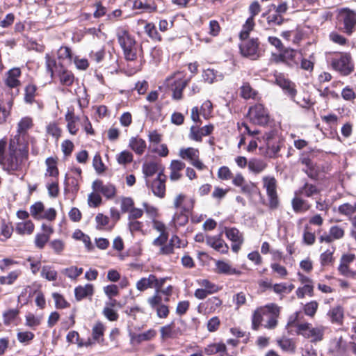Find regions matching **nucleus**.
Masks as SVG:
<instances>
[{"label":"nucleus","mask_w":356,"mask_h":356,"mask_svg":"<svg viewBox=\"0 0 356 356\" xmlns=\"http://www.w3.org/2000/svg\"><path fill=\"white\" fill-rule=\"evenodd\" d=\"M6 141L0 140V165L3 169L11 175L23 172L29 157L26 144L20 141L19 136H15L10 140L6 153Z\"/></svg>","instance_id":"nucleus-1"},{"label":"nucleus","mask_w":356,"mask_h":356,"mask_svg":"<svg viewBox=\"0 0 356 356\" xmlns=\"http://www.w3.org/2000/svg\"><path fill=\"white\" fill-rule=\"evenodd\" d=\"M300 312H296L291 316L287 325H294L296 327V333L309 340L312 343H318L323 340L327 327L322 325L313 326L308 322H297Z\"/></svg>","instance_id":"nucleus-2"},{"label":"nucleus","mask_w":356,"mask_h":356,"mask_svg":"<svg viewBox=\"0 0 356 356\" xmlns=\"http://www.w3.org/2000/svg\"><path fill=\"white\" fill-rule=\"evenodd\" d=\"M45 59L46 68L51 78L54 75L58 76L60 84L65 86H70L73 84L74 76L71 71L65 69L62 65H58L49 54H46Z\"/></svg>","instance_id":"nucleus-3"},{"label":"nucleus","mask_w":356,"mask_h":356,"mask_svg":"<svg viewBox=\"0 0 356 356\" xmlns=\"http://www.w3.org/2000/svg\"><path fill=\"white\" fill-rule=\"evenodd\" d=\"M117 38L123 49L125 58L128 60H134L137 55V46L134 38L124 29L118 30Z\"/></svg>","instance_id":"nucleus-4"},{"label":"nucleus","mask_w":356,"mask_h":356,"mask_svg":"<svg viewBox=\"0 0 356 356\" xmlns=\"http://www.w3.org/2000/svg\"><path fill=\"white\" fill-rule=\"evenodd\" d=\"M188 83V79H184L183 74L176 72L165 79L166 86L172 90V98L179 100L182 98V92Z\"/></svg>","instance_id":"nucleus-5"},{"label":"nucleus","mask_w":356,"mask_h":356,"mask_svg":"<svg viewBox=\"0 0 356 356\" xmlns=\"http://www.w3.org/2000/svg\"><path fill=\"white\" fill-rule=\"evenodd\" d=\"M264 188L269 201V207L275 209L279 206V199L277 193V181L273 176H265L262 179Z\"/></svg>","instance_id":"nucleus-6"},{"label":"nucleus","mask_w":356,"mask_h":356,"mask_svg":"<svg viewBox=\"0 0 356 356\" xmlns=\"http://www.w3.org/2000/svg\"><path fill=\"white\" fill-rule=\"evenodd\" d=\"M257 140L265 143L270 156H275L280 150L281 138L275 130L266 133L261 138H257Z\"/></svg>","instance_id":"nucleus-7"},{"label":"nucleus","mask_w":356,"mask_h":356,"mask_svg":"<svg viewBox=\"0 0 356 356\" xmlns=\"http://www.w3.org/2000/svg\"><path fill=\"white\" fill-rule=\"evenodd\" d=\"M331 65L333 69L345 76L350 74L354 70L351 56L348 54H342L333 58Z\"/></svg>","instance_id":"nucleus-8"},{"label":"nucleus","mask_w":356,"mask_h":356,"mask_svg":"<svg viewBox=\"0 0 356 356\" xmlns=\"http://www.w3.org/2000/svg\"><path fill=\"white\" fill-rule=\"evenodd\" d=\"M339 19L343 22L344 31L352 34L356 26V12L348 8H343L339 10Z\"/></svg>","instance_id":"nucleus-9"},{"label":"nucleus","mask_w":356,"mask_h":356,"mask_svg":"<svg viewBox=\"0 0 356 356\" xmlns=\"http://www.w3.org/2000/svg\"><path fill=\"white\" fill-rule=\"evenodd\" d=\"M243 42L240 44V51L241 54L251 60L258 59L261 52L259 47L257 39H250L249 40H242Z\"/></svg>","instance_id":"nucleus-10"},{"label":"nucleus","mask_w":356,"mask_h":356,"mask_svg":"<svg viewBox=\"0 0 356 356\" xmlns=\"http://www.w3.org/2000/svg\"><path fill=\"white\" fill-rule=\"evenodd\" d=\"M248 118L254 124L265 125L269 120V114L262 104H257L249 108Z\"/></svg>","instance_id":"nucleus-11"},{"label":"nucleus","mask_w":356,"mask_h":356,"mask_svg":"<svg viewBox=\"0 0 356 356\" xmlns=\"http://www.w3.org/2000/svg\"><path fill=\"white\" fill-rule=\"evenodd\" d=\"M280 307L273 303L268 304L264 307L258 308L257 310L254 311L253 316H252V328L255 330H258V328L259 327V326L261 323L263 316L267 315L268 314H280Z\"/></svg>","instance_id":"nucleus-12"},{"label":"nucleus","mask_w":356,"mask_h":356,"mask_svg":"<svg viewBox=\"0 0 356 356\" xmlns=\"http://www.w3.org/2000/svg\"><path fill=\"white\" fill-rule=\"evenodd\" d=\"M355 259V255L354 254L348 253L343 254L340 264L338 267L339 273L347 277L355 278L356 277V271L350 268V264L353 263Z\"/></svg>","instance_id":"nucleus-13"},{"label":"nucleus","mask_w":356,"mask_h":356,"mask_svg":"<svg viewBox=\"0 0 356 356\" xmlns=\"http://www.w3.org/2000/svg\"><path fill=\"white\" fill-rule=\"evenodd\" d=\"M275 82L278 85L291 99L294 100L297 90L296 85L290 80L285 78L282 74L275 75Z\"/></svg>","instance_id":"nucleus-14"},{"label":"nucleus","mask_w":356,"mask_h":356,"mask_svg":"<svg viewBox=\"0 0 356 356\" xmlns=\"http://www.w3.org/2000/svg\"><path fill=\"white\" fill-rule=\"evenodd\" d=\"M92 188L96 192L102 193L107 199L113 198L117 192L116 187L114 184L104 183L101 180H95L93 181Z\"/></svg>","instance_id":"nucleus-15"},{"label":"nucleus","mask_w":356,"mask_h":356,"mask_svg":"<svg viewBox=\"0 0 356 356\" xmlns=\"http://www.w3.org/2000/svg\"><path fill=\"white\" fill-rule=\"evenodd\" d=\"M183 333L179 327H177L175 322L165 325L160 328L161 339L166 341L169 339H176Z\"/></svg>","instance_id":"nucleus-16"},{"label":"nucleus","mask_w":356,"mask_h":356,"mask_svg":"<svg viewBox=\"0 0 356 356\" xmlns=\"http://www.w3.org/2000/svg\"><path fill=\"white\" fill-rule=\"evenodd\" d=\"M21 70L19 67H13L8 70L4 78L5 85L10 88H17L21 85L19 77L21 76Z\"/></svg>","instance_id":"nucleus-17"},{"label":"nucleus","mask_w":356,"mask_h":356,"mask_svg":"<svg viewBox=\"0 0 356 356\" xmlns=\"http://www.w3.org/2000/svg\"><path fill=\"white\" fill-rule=\"evenodd\" d=\"M232 184L241 188V193L250 195L254 189V184L252 182H246L244 177L241 173H237L232 176Z\"/></svg>","instance_id":"nucleus-18"},{"label":"nucleus","mask_w":356,"mask_h":356,"mask_svg":"<svg viewBox=\"0 0 356 356\" xmlns=\"http://www.w3.org/2000/svg\"><path fill=\"white\" fill-rule=\"evenodd\" d=\"M166 177L163 171L159 172L157 178L152 184V191L154 195L159 197H163L165 193Z\"/></svg>","instance_id":"nucleus-19"},{"label":"nucleus","mask_w":356,"mask_h":356,"mask_svg":"<svg viewBox=\"0 0 356 356\" xmlns=\"http://www.w3.org/2000/svg\"><path fill=\"white\" fill-rule=\"evenodd\" d=\"M206 243L208 245L220 253H227L229 250L228 245L221 238L220 236H207Z\"/></svg>","instance_id":"nucleus-20"},{"label":"nucleus","mask_w":356,"mask_h":356,"mask_svg":"<svg viewBox=\"0 0 356 356\" xmlns=\"http://www.w3.org/2000/svg\"><path fill=\"white\" fill-rule=\"evenodd\" d=\"M213 130V126L209 124L198 128L197 127H191L190 130V138L195 141H201L203 136L209 135Z\"/></svg>","instance_id":"nucleus-21"},{"label":"nucleus","mask_w":356,"mask_h":356,"mask_svg":"<svg viewBox=\"0 0 356 356\" xmlns=\"http://www.w3.org/2000/svg\"><path fill=\"white\" fill-rule=\"evenodd\" d=\"M300 163L303 165L302 170L311 179H316L318 175V168L308 157H302L300 159Z\"/></svg>","instance_id":"nucleus-22"},{"label":"nucleus","mask_w":356,"mask_h":356,"mask_svg":"<svg viewBox=\"0 0 356 356\" xmlns=\"http://www.w3.org/2000/svg\"><path fill=\"white\" fill-rule=\"evenodd\" d=\"M204 352L207 355L219 353V356H232L227 353L226 346L223 343H210L204 348Z\"/></svg>","instance_id":"nucleus-23"},{"label":"nucleus","mask_w":356,"mask_h":356,"mask_svg":"<svg viewBox=\"0 0 356 356\" xmlns=\"http://www.w3.org/2000/svg\"><path fill=\"white\" fill-rule=\"evenodd\" d=\"M156 335V331L154 329H149L144 332L139 334H131V341L132 343H140L143 341H150Z\"/></svg>","instance_id":"nucleus-24"},{"label":"nucleus","mask_w":356,"mask_h":356,"mask_svg":"<svg viewBox=\"0 0 356 356\" xmlns=\"http://www.w3.org/2000/svg\"><path fill=\"white\" fill-rule=\"evenodd\" d=\"M327 316L332 323L342 325L344 318L343 309L339 305L334 307L328 311Z\"/></svg>","instance_id":"nucleus-25"},{"label":"nucleus","mask_w":356,"mask_h":356,"mask_svg":"<svg viewBox=\"0 0 356 356\" xmlns=\"http://www.w3.org/2000/svg\"><path fill=\"white\" fill-rule=\"evenodd\" d=\"M185 168V163L179 160L172 161L170 165V179L172 181H177L181 177V172Z\"/></svg>","instance_id":"nucleus-26"},{"label":"nucleus","mask_w":356,"mask_h":356,"mask_svg":"<svg viewBox=\"0 0 356 356\" xmlns=\"http://www.w3.org/2000/svg\"><path fill=\"white\" fill-rule=\"evenodd\" d=\"M129 147L138 155H142L147 147L146 142L139 137H131L129 139Z\"/></svg>","instance_id":"nucleus-27"},{"label":"nucleus","mask_w":356,"mask_h":356,"mask_svg":"<svg viewBox=\"0 0 356 356\" xmlns=\"http://www.w3.org/2000/svg\"><path fill=\"white\" fill-rule=\"evenodd\" d=\"M320 193L316 185L306 182L302 187L295 191V195L311 197Z\"/></svg>","instance_id":"nucleus-28"},{"label":"nucleus","mask_w":356,"mask_h":356,"mask_svg":"<svg viewBox=\"0 0 356 356\" xmlns=\"http://www.w3.org/2000/svg\"><path fill=\"white\" fill-rule=\"evenodd\" d=\"M291 205L296 213H303L308 211L311 205L301 197V195H295L291 201Z\"/></svg>","instance_id":"nucleus-29"},{"label":"nucleus","mask_w":356,"mask_h":356,"mask_svg":"<svg viewBox=\"0 0 356 356\" xmlns=\"http://www.w3.org/2000/svg\"><path fill=\"white\" fill-rule=\"evenodd\" d=\"M271 8L268 7V10L262 14V17L266 19L268 26L273 27L275 26H280L283 24L284 19L283 16H280L277 13H270Z\"/></svg>","instance_id":"nucleus-30"},{"label":"nucleus","mask_w":356,"mask_h":356,"mask_svg":"<svg viewBox=\"0 0 356 356\" xmlns=\"http://www.w3.org/2000/svg\"><path fill=\"white\" fill-rule=\"evenodd\" d=\"M65 119L67 122V128L69 132L72 135H76L79 130L77 122L80 118L75 116L73 112L68 111L65 114Z\"/></svg>","instance_id":"nucleus-31"},{"label":"nucleus","mask_w":356,"mask_h":356,"mask_svg":"<svg viewBox=\"0 0 356 356\" xmlns=\"http://www.w3.org/2000/svg\"><path fill=\"white\" fill-rule=\"evenodd\" d=\"M202 76L204 81L209 84H212L215 81H221L224 77L221 73L210 68L203 70Z\"/></svg>","instance_id":"nucleus-32"},{"label":"nucleus","mask_w":356,"mask_h":356,"mask_svg":"<svg viewBox=\"0 0 356 356\" xmlns=\"http://www.w3.org/2000/svg\"><path fill=\"white\" fill-rule=\"evenodd\" d=\"M156 281V276L149 274L147 277H142L136 284V289L140 291H145L148 289L154 288V282Z\"/></svg>","instance_id":"nucleus-33"},{"label":"nucleus","mask_w":356,"mask_h":356,"mask_svg":"<svg viewBox=\"0 0 356 356\" xmlns=\"http://www.w3.org/2000/svg\"><path fill=\"white\" fill-rule=\"evenodd\" d=\"M74 294L76 300H81L93 294V285L86 284L84 286H78L74 289Z\"/></svg>","instance_id":"nucleus-34"},{"label":"nucleus","mask_w":356,"mask_h":356,"mask_svg":"<svg viewBox=\"0 0 356 356\" xmlns=\"http://www.w3.org/2000/svg\"><path fill=\"white\" fill-rule=\"evenodd\" d=\"M33 127V120L30 117H24L18 123L17 134L19 136L20 141L24 142V136L26 131Z\"/></svg>","instance_id":"nucleus-35"},{"label":"nucleus","mask_w":356,"mask_h":356,"mask_svg":"<svg viewBox=\"0 0 356 356\" xmlns=\"http://www.w3.org/2000/svg\"><path fill=\"white\" fill-rule=\"evenodd\" d=\"M217 270L220 273L226 275H241V272L232 268V266L223 261H218L216 262Z\"/></svg>","instance_id":"nucleus-36"},{"label":"nucleus","mask_w":356,"mask_h":356,"mask_svg":"<svg viewBox=\"0 0 356 356\" xmlns=\"http://www.w3.org/2000/svg\"><path fill=\"white\" fill-rule=\"evenodd\" d=\"M266 167V163L261 159H252L248 161V169L254 174L262 172Z\"/></svg>","instance_id":"nucleus-37"},{"label":"nucleus","mask_w":356,"mask_h":356,"mask_svg":"<svg viewBox=\"0 0 356 356\" xmlns=\"http://www.w3.org/2000/svg\"><path fill=\"white\" fill-rule=\"evenodd\" d=\"M277 342L278 346L284 352L293 353L296 351V343L292 339L282 337L277 339Z\"/></svg>","instance_id":"nucleus-38"},{"label":"nucleus","mask_w":356,"mask_h":356,"mask_svg":"<svg viewBox=\"0 0 356 356\" xmlns=\"http://www.w3.org/2000/svg\"><path fill=\"white\" fill-rule=\"evenodd\" d=\"M45 164L47 165L45 176L57 177L59 172L57 168L56 159L54 157H49L46 159Z\"/></svg>","instance_id":"nucleus-39"},{"label":"nucleus","mask_w":356,"mask_h":356,"mask_svg":"<svg viewBox=\"0 0 356 356\" xmlns=\"http://www.w3.org/2000/svg\"><path fill=\"white\" fill-rule=\"evenodd\" d=\"M225 232L227 238L232 243H243V236L240 231L235 227H225Z\"/></svg>","instance_id":"nucleus-40"},{"label":"nucleus","mask_w":356,"mask_h":356,"mask_svg":"<svg viewBox=\"0 0 356 356\" xmlns=\"http://www.w3.org/2000/svg\"><path fill=\"white\" fill-rule=\"evenodd\" d=\"M222 304V300L216 296L209 298L205 302V309L207 312L213 313L220 309Z\"/></svg>","instance_id":"nucleus-41"},{"label":"nucleus","mask_w":356,"mask_h":356,"mask_svg":"<svg viewBox=\"0 0 356 356\" xmlns=\"http://www.w3.org/2000/svg\"><path fill=\"white\" fill-rule=\"evenodd\" d=\"M179 155L183 159H188L191 163L199 158V150L193 147L182 148L179 150Z\"/></svg>","instance_id":"nucleus-42"},{"label":"nucleus","mask_w":356,"mask_h":356,"mask_svg":"<svg viewBox=\"0 0 356 356\" xmlns=\"http://www.w3.org/2000/svg\"><path fill=\"white\" fill-rule=\"evenodd\" d=\"M15 230L19 234H31L34 230V225L31 220L18 222Z\"/></svg>","instance_id":"nucleus-43"},{"label":"nucleus","mask_w":356,"mask_h":356,"mask_svg":"<svg viewBox=\"0 0 356 356\" xmlns=\"http://www.w3.org/2000/svg\"><path fill=\"white\" fill-rule=\"evenodd\" d=\"M254 26V19H252V17H248L243 25L242 30L240 32V39L246 40L249 37L250 33L253 30Z\"/></svg>","instance_id":"nucleus-44"},{"label":"nucleus","mask_w":356,"mask_h":356,"mask_svg":"<svg viewBox=\"0 0 356 356\" xmlns=\"http://www.w3.org/2000/svg\"><path fill=\"white\" fill-rule=\"evenodd\" d=\"M104 330V325L102 323H96L92 329V337L93 340L97 343H101L103 341Z\"/></svg>","instance_id":"nucleus-45"},{"label":"nucleus","mask_w":356,"mask_h":356,"mask_svg":"<svg viewBox=\"0 0 356 356\" xmlns=\"http://www.w3.org/2000/svg\"><path fill=\"white\" fill-rule=\"evenodd\" d=\"M196 282L201 289H203L210 294L216 293L219 290V288L217 285L211 282L209 280L207 279H199L197 280Z\"/></svg>","instance_id":"nucleus-46"},{"label":"nucleus","mask_w":356,"mask_h":356,"mask_svg":"<svg viewBox=\"0 0 356 356\" xmlns=\"http://www.w3.org/2000/svg\"><path fill=\"white\" fill-rule=\"evenodd\" d=\"M41 276L49 281H56L58 273L53 266H44L42 268Z\"/></svg>","instance_id":"nucleus-47"},{"label":"nucleus","mask_w":356,"mask_h":356,"mask_svg":"<svg viewBox=\"0 0 356 356\" xmlns=\"http://www.w3.org/2000/svg\"><path fill=\"white\" fill-rule=\"evenodd\" d=\"M142 170L145 177H152L159 171V164L156 162L145 163Z\"/></svg>","instance_id":"nucleus-48"},{"label":"nucleus","mask_w":356,"mask_h":356,"mask_svg":"<svg viewBox=\"0 0 356 356\" xmlns=\"http://www.w3.org/2000/svg\"><path fill=\"white\" fill-rule=\"evenodd\" d=\"M19 311L17 309H10L4 312L3 314V323L6 325H9L14 323L19 315Z\"/></svg>","instance_id":"nucleus-49"},{"label":"nucleus","mask_w":356,"mask_h":356,"mask_svg":"<svg viewBox=\"0 0 356 356\" xmlns=\"http://www.w3.org/2000/svg\"><path fill=\"white\" fill-rule=\"evenodd\" d=\"M42 319V317L41 316H35L29 312L25 316V325L32 329H35L40 325Z\"/></svg>","instance_id":"nucleus-50"},{"label":"nucleus","mask_w":356,"mask_h":356,"mask_svg":"<svg viewBox=\"0 0 356 356\" xmlns=\"http://www.w3.org/2000/svg\"><path fill=\"white\" fill-rule=\"evenodd\" d=\"M83 269L74 266H70L62 270V273L71 280H76L83 273Z\"/></svg>","instance_id":"nucleus-51"},{"label":"nucleus","mask_w":356,"mask_h":356,"mask_svg":"<svg viewBox=\"0 0 356 356\" xmlns=\"http://www.w3.org/2000/svg\"><path fill=\"white\" fill-rule=\"evenodd\" d=\"M73 238H75L76 240H80V241H82L83 243H84L86 248L88 250H90L92 249V245L91 243V241H90V237L85 234L83 232H81V230L79 229H76L74 233H73Z\"/></svg>","instance_id":"nucleus-52"},{"label":"nucleus","mask_w":356,"mask_h":356,"mask_svg":"<svg viewBox=\"0 0 356 356\" xmlns=\"http://www.w3.org/2000/svg\"><path fill=\"white\" fill-rule=\"evenodd\" d=\"M145 33L153 40L161 41V36L156 30L155 25L152 23H148L145 26Z\"/></svg>","instance_id":"nucleus-53"},{"label":"nucleus","mask_w":356,"mask_h":356,"mask_svg":"<svg viewBox=\"0 0 356 356\" xmlns=\"http://www.w3.org/2000/svg\"><path fill=\"white\" fill-rule=\"evenodd\" d=\"M133 158L134 156L132 153L128 150L122 151L116 156L117 161L120 165H126L131 163Z\"/></svg>","instance_id":"nucleus-54"},{"label":"nucleus","mask_w":356,"mask_h":356,"mask_svg":"<svg viewBox=\"0 0 356 356\" xmlns=\"http://www.w3.org/2000/svg\"><path fill=\"white\" fill-rule=\"evenodd\" d=\"M37 87L33 84H29L25 88L24 101L28 104L34 102L36 95Z\"/></svg>","instance_id":"nucleus-55"},{"label":"nucleus","mask_w":356,"mask_h":356,"mask_svg":"<svg viewBox=\"0 0 356 356\" xmlns=\"http://www.w3.org/2000/svg\"><path fill=\"white\" fill-rule=\"evenodd\" d=\"M241 95L244 99H254L257 95V92L252 88L248 83H244L241 87Z\"/></svg>","instance_id":"nucleus-56"},{"label":"nucleus","mask_w":356,"mask_h":356,"mask_svg":"<svg viewBox=\"0 0 356 356\" xmlns=\"http://www.w3.org/2000/svg\"><path fill=\"white\" fill-rule=\"evenodd\" d=\"M338 211L341 214L351 216L356 213V202L353 204L350 203L343 204L339 207Z\"/></svg>","instance_id":"nucleus-57"},{"label":"nucleus","mask_w":356,"mask_h":356,"mask_svg":"<svg viewBox=\"0 0 356 356\" xmlns=\"http://www.w3.org/2000/svg\"><path fill=\"white\" fill-rule=\"evenodd\" d=\"M58 58L70 63L72 60V54L70 49L67 47H61L58 50Z\"/></svg>","instance_id":"nucleus-58"},{"label":"nucleus","mask_w":356,"mask_h":356,"mask_svg":"<svg viewBox=\"0 0 356 356\" xmlns=\"http://www.w3.org/2000/svg\"><path fill=\"white\" fill-rule=\"evenodd\" d=\"M21 271L19 270L10 272L7 276L0 277L1 284H12L19 276Z\"/></svg>","instance_id":"nucleus-59"},{"label":"nucleus","mask_w":356,"mask_h":356,"mask_svg":"<svg viewBox=\"0 0 356 356\" xmlns=\"http://www.w3.org/2000/svg\"><path fill=\"white\" fill-rule=\"evenodd\" d=\"M162 296L158 292L157 290H154V294L147 298V302L152 309H155L159 305H162L163 301Z\"/></svg>","instance_id":"nucleus-60"},{"label":"nucleus","mask_w":356,"mask_h":356,"mask_svg":"<svg viewBox=\"0 0 356 356\" xmlns=\"http://www.w3.org/2000/svg\"><path fill=\"white\" fill-rule=\"evenodd\" d=\"M318 304L316 301L313 300L309 302H307L304 306V312L305 315L309 317H314L318 309Z\"/></svg>","instance_id":"nucleus-61"},{"label":"nucleus","mask_w":356,"mask_h":356,"mask_svg":"<svg viewBox=\"0 0 356 356\" xmlns=\"http://www.w3.org/2000/svg\"><path fill=\"white\" fill-rule=\"evenodd\" d=\"M52 297L55 302V306L58 309H64L70 307L69 302L64 298V297L58 293H54Z\"/></svg>","instance_id":"nucleus-62"},{"label":"nucleus","mask_w":356,"mask_h":356,"mask_svg":"<svg viewBox=\"0 0 356 356\" xmlns=\"http://www.w3.org/2000/svg\"><path fill=\"white\" fill-rule=\"evenodd\" d=\"M44 209V204L41 202H38L31 207L30 213L34 218L39 220V216L42 215Z\"/></svg>","instance_id":"nucleus-63"},{"label":"nucleus","mask_w":356,"mask_h":356,"mask_svg":"<svg viewBox=\"0 0 356 356\" xmlns=\"http://www.w3.org/2000/svg\"><path fill=\"white\" fill-rule=\"evenodd\" d=\"M313 290L314 286L312 284H305L302 287H299L296 290V295L298 298H303L306 294L312 296Z\"/></svg>","instance_id":"nucleus-64"}]
</instances>
